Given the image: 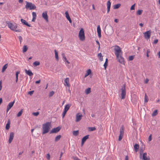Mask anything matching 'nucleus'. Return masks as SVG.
Instances as JSON below:
<instances>
[{"mask_svg":"<svg viewBox=\"0 0 160 160\" xmlns=\"http://www.w3.org/2000/svg\"><path fill=\"white\" fill-rule=\"evenodd\" d=\"M115 54L116 56L118 62L121 64L124 63V59L122 57V52L120 48L118 46H116L114 49Z\"/></svg>","mask_w":160,"mask_h":160,"instance_id":"obj_1","label":"nucleus"},{"mask_svg":"<svg viewBox=\"0 0 160 160\" xmlns=\"http://www.w3.org/2000/svg\"><path fill=\"white\" fill-rule=\"evenodd\" d=\"M50 125L51 123L50 122H47L42 125V134H43L47 133L49 132L50 129Z\"/></svg>","mask_w":160,"mask_h":160,"instance_id":"obj_2","label":"nucleus"},{"mask_svg":"<svg viewBox=\"0 0 160 160\" xmlns=\"http://www.w3.org/2000/svg\"><path fill=\"white\" fill-rule=\"evenodd\" d=\"M7 23L8 27L12 30L17 32H21L22 31V30L20 29H16L17 26L16 23H13L11 22H8Z\"/></svg>","mask_w":160,"mask_h":160,"instance_id":"obj_3","label":"nucleus"},{"mask_svg":"<svg viewBox=\"0 0 160 160\" xmlns=\"http://www.w3.org/2000/svg\"><path fill=\"white\" fill-rule=\"evenodd\" d=\"M26 5L25 8L28 9H29L30 10H34L36 8V6L31 2H28V1H26Z\"/></svg>","mask_w":160,"mask_h":160,"instance_id":"obj_4","label":"nucleus"},{"mask_svg":"<svg viewBox=\"0 0 160 160\" xmlns=\"http://www.w3.org/2000/svg\"><path fill=\"white\" fill-rule=\"evenodd\" d=\"M78 36L80 40L82 41L85 40L84 31L83 28H81L80 30Z\"/></svg>","mask_w":160,"mask_h":160,"instance_id":"obj_5","label":"nucleus"},{"mask_svg":"<svg viewBox=\"0 0 160 160\" xmlns=\"http://www.w3.org/2000/svg\"><path fill=\"white\" fill-rule=\"evenodd\" d=\"M121 98L124 99L125 98L126 94V92L125 90V84L123 85L121 88Z\"/></svg>","mask_w":160,"mask_h":160,"instance_id":"obj_6","label":"nucleus"},{"mask_svg":"<svg viewBox=\"0 0 160 160\" xmlns=\"http://www.w3.org/2000/svg\"><path fill=\"white\" fill-rule=\"evenodd\" d=\"M61 128L60 127H58L56 128H53L50 132V133H56L58 132L61 129Z\"/></svg>","mask_w":160,"mask_h":160,"instance_id":"obj_7","label":"nucleus"},{"mask_svg":"<svg viewBox=\"0 0 160 160\" xmlns=\"http://www.w3.org/2000/svg\"><path fill=\"white\" fill-rule=\"evenodd\" d=\"M151 30L148 31L143 33L144 38L146 39H148L150 38L151 36Z\"/></svg>","mask_w":160,"mask_h":160,"instance_id":"obj_8","label":"nucleus"},{"mask_svg":"<svg viewBox=\"0 0 160 160\" xmlns=\"http://www.w3.org/2000/svg\"><path fill=\"white\" fill-rule=\"evenodd\" d=\"M14 102H15V101H14L13 102H11L9 103V104L7 106V112H8V111L13 106Z\"/></svg>","mask_w":160,"mask_h":160,"instance_id":"obj_9","label":"nucleus"},{"mask_svg":"<svg viewBox=\"0 0 160 160\" xmlns=\"http://www.w3.org/2000/svg\"><path fill=\"white\" fill-rule=\"evenodd\" d=\"M82 116V115L80 113H77L76 115V122L79 121L81 119Z\"/></svg>","mask_w":160,"mask_h":160,"instance_id":"obj_10","label":"nucleus"},{"mask_svg":"<svg viewBox=\"0 0 160 160\" xmlns=\"http://www.w3.org/2000/svg\"><path fill=\"white\" fill-rule=\"evenodd\" d=\"M14 133L13 132H11L10 134L9 138L8 140L9 143H11L12 141L14 136Z\"/></svg>","mask_w":160,"mask_h":160,"instance_id":"obj_11","label":"nucleus"},{"mask_svg":"<svg viewBox=\"0 0 160 160\" xmlns=\"http://www.w3.org/2000/svg\"><path fill=\"white\" fill-rule=\"evenodd\" d=\"M111 5V3L110 0L108 1L107 3V13H108L110 11Z\"/></svg>","mask_w":160,"mask_h":160,"instance_id":"obj_12","label":"nucleus"},{"mask_svg":"<svg viewBox=\"0 0 160 160\" xmlns=\"http://www.w3.org/2000/svg\"><path fill=\"white\" fill-rule=\"evenodd\" d=\"M42 17L45 20H46L47 22L48 21V16L47 15V11H45L42 13Z\"/></svg>","mask_w":160,"mask_h":160,"instance_id":"obj_13","label":"nucleus"},{"mask_svg":"<svg viewBox=\"0 0 160 160\" xmlns=\"http://www.w3.org/2000/svg\"><path fill=\"white\" fill-rule=\"evenodd\" d=\"M147 153L146 152H145L143 154L142 156V159L143 160H150V158L149 157H147Z\"/></svg>","mask_w":160,"mask_h":160,"instance_id":"obj_14","label":"nucleus"},{"mask_svg":"<svg viewBox=\"0 0 160 160\" xmlns=\"http://www.w3.org/2000/svg\"><path fill=\"white\" fill-rule=\"evenodd\" d=\"M97 31L99 38H100L101 37V30L99 25H98L97 27Z\"/></svg>","mask_w":160,"mask_h":160,"instance_id":"obj_15","label":"nucleus"},{"mask_svg":"<svg viewBox=\"0 0 160 160\" xmlns=\"http://www.w3.org/2000/svg\"><path fill=\"white\" fill-rule=\"evenodd\" d=\"M25 71L26 74L30 76H32L33 75L30 70H27L26 69H25Z\"/></svg>","mask_w":160,"mask_h":160,"instance_id":"obj_16","label":"nucleus"},{"mask_svg":"<svg viewBox=\"0 0 160 160\" xmlns=\"http://www.w3.org/2000/svg\"><path fill=\"white\" fill-rule=\"evenodd\" d=\"M21 21L23 24L29 27H30L31 26V25L29 24H28V22H27L25 20L21 19Z\"/></svg>","mask_w":160,"mask_h":160,"instance_id":"obj_17","label":"nucleus"},{"mask_svg":"<svg viewBox=\"0 0 160 160\" xmlns=\"http://www.w3.org/2000/svg\"><path fill=\"white\" fill-rule=\"evenodd\" d=\"M10 121L9 119L8 121L7 124L6 125V130H8L10 128Z\"/></svg>","mask_w":160,"mask_h":160,"instance_id":"obj_18","label":"nucleus"},{"mask_svg":"<svg viewBox=\"0 0 160 160\" xmlns=\"http://www.w3.org/2000/svg\"><path fill=\"white\" fill-rule=\"evenodd\" d=\"M91 73V70L90 69H89L87 71L86 73L84 75V78L87 77L88 75Z\"/></svg>","mask_w":160,"mask_h":160,"instance_id":"obj_19","label":"nucleus"},{"mask_svg":"<svg viewBox=\"0 0 160 160\" xmlns=\"http://www.w3.org/2000/svg\"><path fill=\"white\" fill-rule=\"evenodd\" d=\"M64 82L66 83V84H65V86H69V78H66L64 81Z\"/></svg>","mask_w":160,"mask_h":160,"instance_id":"obj_20","label":"nucleus"},{"mask_svg":"<svg viewBox=\"0 0 160 160\" xmlns=\"http://www.w3.org/2000/svg\"><path fill=\"white\" fill-rule=\"evenodd\" d=\"M124 133V128L123 126H122L121 128L120 131V135H122L123 136Z\"/></svg>","mask_w":160,"mask_h":160,"instance_id":"obj_21","label":"nucleus"},{"mask_svg":"<svg viewBox=\"0 0 160 160\" xmlns=\"http://www.w3.org/2000/svg\"><path fill=\"white\" fill-rule=\"evenodd\" d=\"M8 67V64L7 63L4 65V66L3 67L2 70V72H4L6 70V69H7Z\"/></svg>","mask_w":160,"mask_h":160,"instance_id":"obj_22","label":"nucleus"},{"mask_svg":"<svg viewBox=\"0 0 160 160\" xmlns=\"http://www.w3.org/2000/svg\"><path fill=\"white\" fill-rule=\"evenodd\" d=\"M121 6V4L120 3H118L113 5V7L114 9H118Z\"/></svg>","mask_w":160,"mask_h":160,"instance_id":"obj_23","label":"nucleus"},{"mask_svg":"<svg viewBox=\"0 0 160 160\" xmlns=\"http://www.w3.org/2000/svg\"><path fill=\"white\" fill-rule=\"evenodd\" d=\"M134 148L135 150V152H137L139 148V145L138 144H136L134 146Z\"/></svg>","mask_w":160,"mask_h":160,"instance_id":"obj_24","label":"nucleus"},{"mask_svg":"<svg viewBox=\"0 0 160 160\" xmlns=\"http://www.w3.org/2000/svg\"><path fill=\"white\" fill-rule=\"evenodd\" d=\"M71 105L69 104H67L65 107L64 110L66 111L67 112V111L69 109L70 107L71 106Z\"/></svg>","mask_w":160,"mask_h":160,"instance_id":"obj_25","label":"nucleus"},{"mask_svg":"<svg viewBox=\"0 0 160 160\" xmlns=\"http://www.w3.org/2000/svg\"><path fill=\"white\" fill-rule=\"evenodd\" d=\"M89 135H88L82 138V140L83 141V142H85L86 140L89 138Z\"/></svg>","mask_w":160,"mask_h":160,"instance_id":"obj_26","label":"nucleus"},{"mask_svg":"<svg viewBox=\"0 0 160 160\" xmlns=\"http://www.w3.org/2000/svg\"><path fill=\"white\" fill-rule=\"evenodd\" d=\"M54 52L55 53V57L56 59L58 61L59 58L58 57V52H57V50L55 49L54 50Z\"/></svg>","mask_w":160,"mask_h":160,"instance_id":"obj_27","label":"nucleus"},{"mask_svg":"<svg viewBox=\"0 0 160 160\" xmlns=\"http://www.w3.org/2000/svg\"><path fill=\"white\" fill-rule=\"evenodd\" d=\"M28 47L26 45H24L23 47L22 52L23 53L26 52L28 49Z\"/></svg>","mask_w":160,"mask_h":160,"instance_id":"obj_28","label":"nucleus"},{"mask_svg":"<svg viewBox=\"0 0 160 160\" xmlns=\"http://www.w3.org/2000/svg\"><path fill=\"white\" fill-rule=\"evenodd\" d=\"M108 59L107 58H106L105 62L103 65V66L104 67V68L105 69H106V67L108 65Z\"/></svg>","mask_w":160,"mask_h":160,"instance_id":"obj_29","label":"nucleus"},{"mask_svg":"<svg viewBox=\"0 0 160 160\" xmlns=\"http://www.w3.org/2000/svg\"><path fill=\"white\" fill-rule=\"evenodd\" d=\"M98 56L101 61H102L103 60V57L102 56V54L101 53H99L98 54Z\"/></svg>","mask_w":160,"mask_h":160,"instance_id":"obj_30","label":"nucleus"},{"mask_svg":"<svg viewBox=\"0 0 160 160\" xmlns=\"http://www.w3.org/2000/svg\"><path fill=\"white\" fill-rule=\"evenodd\" d=\"M33 64L34 66L36 67L39 65L40 64V62L39 61H36L33 63Z\"/></svg>","mask_w":160,"mask_h":160,"instance_id":"obj_31","label":"nucleus"},{"mask_svg":"<svg viewBox=\"0 0 160 160\" xmlns=\"http://www.w3.org/2000/svg\"><path fill=\"white\" fill-rule=\"evenodd\" d=\"M61 137V135H59L57 136V137H56L55 139V142H57L58 141L59 139H60V138Z\"/></svg>","mask_w":160,"mask_h":160,"instance_id":"obj_32","label":"nucleus"},{"mask_svg":"<svg viewBox=\"0 0 160 160\" xmlns=\"http://www.w3.org/2000/svg\"><path fill=\"white\" fill-rule=\"evenodd\" d=\"M91 92V88H88L86 89L85 91V93L87 94L90 93Z\"/></svg>","mask_w":160,"mask_h":160,"instance_id":"obj_33","label":"nucleus"},{"mask_svg":"<svg viewBox=\"0 0 160 160\" xmlns=\"http://www.w3.org/2000/svg\"><path fill=\"white\" fill-rule=\"evenodd\" d=\"M73 135L75 136H77L79 134V131L78 130L74 131L72 132Z\"/></svg>","mask_w":160,"mask_h":160,"instance_id":"obj_34","label":"nucleus"},{"mask_svg":"<svg viewBox=\"0 0 160 160\" xmlns=\"http://www.w3.org/2000/svg\"><path fill=\"white\" fill-rule=\"evenodd\" d=\"M22 112H23V109H22L17 114V117H20L22 115Z\"/></svg>","mask_w":160,"mask_h":160,"instance_id":"obj_35","label":"nucleus"},{"mask_svg":"<svg viewBox=\"0 0 160 160\" xmlns=\"http://www.w3.org/2000/svg\"><path fill=\"white\" fill-rule=\"evenodd\" d=\"M88 130L90 131H92L96 130V128L95 127H89Z\"/></svg>","mask_w":160,"mask_h":160,"instance_id":"obj_36","label":"nucleus"},{"mask_svg":"<svg viewBox=\"0 0 160 160\" xmlns=\"http://www.w3.org/2000/svg\"><path fill=\"white\" fill-rule=\"evenodd\" d=\"M158 114V110H155L152 113V116H155Z\"/></svg>","mask_w":160,"mask_h":160,"instance_id":"obj_37","label":"nucleus"},{"mask_svg":"<svg viewBox=\"0 0 160 160\" xmlns=\"http://www.w3.org/2000/svg\"><path fill=\"white\" fill-rule=\"evenodd\" d=\"M142 12H143L142 10H139L137 11V14H138V15H140L142 14Z\"/></svg>","mask_w":160,"mask_h":160,"instance_id":"obj_38","label":"nucleus"},{"mask_svg":"<svg viewBox=\"0 0 160 160\" xmlns=\"http://www.w3.org/2000/svg\"><path fill=\"white\" fill-rule=\"evenodd\" d=\"M148 101V97L147 96L146 94H145V97L144 98V102H147Z\"/></svg>","mask_w":160,"mask_h":160,"instance_id":"obj_39","label":"nucleus"},{"mask_svg":"<svg viewBox=\"0 0 160 160\" xmlns=\"http://www.w3.org/2000/svg\"><path fill=\"white\" fill-rule=\"evenodd\" d=\"M54 93V92L53 91L50 92L49 93V97H51L52 96Z\"/></svg>","mask_w":160,"mask_h":160,"instance_id":"obj_40","label":"nucleus"},{"mask_svg":"<svg viewBox=\"0 0 160 160\" xmlns=\"http://www.w3.org/2000/svg\"><path fill=\"white\" fill-rule=\"evenodd\" d=\"M67 111L64 110V111L62 113V118H64V117L67 113Z\"/></svg>","mask_w":160,"mask_h":160,"instance_id":"obj_41","label":"nucleus"},{"mask_svg":"<svg viewBox=\"0 0 160 160\" xmlns=\"http://www.w3.org/2000/svg\"><path fill=\"white\" fill-rule=\"evenodd\" d=\"M134 56H131L129 57V61H132L134 59Z\"/></svg>","mask_w":160,"mask_h":160,"instance_id":"obj_42","label":"nucleus"},{"mask_svg":"<svg viewBox=\"0 0 160 160\" xmlns=\"http://www.w3.org/2000/svg\"><path fill=\"white\" fill-rule=\"evenodd\" d=\"M65 14L66 17L67 18L70 17L69 14H68V11H66V12H65Z\"/></svg>","mask_w":160,"mask_h":160,"instance_id":"obj_43","label":"nucleus"},{"mask_svg":"<svg viewBox=\"0 0 160 160\" xmlns=\"http://www.w3.org/2000/svg\"><path fill=\"white\" fill-rule=\"evenodd\" d=\"M62 56L64 59L63 60L64 61H65V60H67V59L66 57H65V55L64 53L62 54Z\"/></svg>","mask_w":160,"mask_h":160,"instance_id":"obj_44","label":"nucleus"},{"mask_svg":"<svg viewBox=\"0 0 160 160\" xmlns=\"http://www.w3.org/2000/svg\"><path fill=\"white\" fill-rule=\"evenodd\" d=\"M20 73V72L19 71H17L16 73V77L17 79L18 78V74Z\"/></svg>","mask_w":160,"mask_h":160,"instance_id":"obj_45","label":"nucleus"},{"mask_svg":"<svg viewBox=\"0 0 160 160\" xmlns=\"http://www.w3.org/2000/svg\"><path fill=\"white\" fill-rule=\"evenodd\" d=\"M32 15L33 16V18H36L37 15L35 12H33L32 13Z\"/></svg>","mask_w":160,"mask_h":160,"instance_id":"obj_46","label":"nucleus"},{"mask_svg":"<svg viewBox=\"0 0 160 160\" xmlns=\"http://www.w3.org/2000/svg\"><path fill=\"white\" fill-rule=\"evenodd\" d=\"M50 156L49 153L47 154L46 156V158L48 160L50 159Z\"/></svg>","mask_w":160,"mask_h":160,"instance_id":"obj_47","label":"nucleus"},{"mask_svg":"<svg viewBox=\"0 0 160 160\" xmlns=\"http://www.w3.org/2000/svg\"><path fill=\"white\" fill-rule=\"evenodd\" d=\"M123 137V135H119V138H118V140L119 141H120L122 139Z\"/></svg>","mask_w":160,"mask_h":160,"instance_id":"obj_48","label":"nucleus"},{"mask_svg":"<svg viewBox=\"0 0 160 160\" xmlns=\"http://www.w3.org/2000/svg\"><path fill=\"white\" fill-rule=\"evenodd\" d=\"M135 4H134L130 8L131 10H134L135 9Z\"/></svg>","mask_w":160,"mask_h":160,"instance_id":"obj_49","label":"nucleus"},{"mask_svg":"<svg viewBox=\"0 0 160 160\" xmlns=\"http://www.w3.org/2000/svg\"><path fill=\"white\" fill-rule=\"evenodd\" d=\"M18 38H19V41H20V43H21V42L22 41V37L21 36H18Z\"/></svg>","mask_w":160,"mask_h":160,"instance_id":"obj_50","label":"nucleus"},{"mask_svg":"<svg viewBox=\"0 0 160 160\" xmlns=\"http://www.w3.org/2000/svg\"><path fill=\"white\" fill-rule=\"evenodd\" d=\"M34 92V91H32L28 92V94L30 95H32Z\"/></svg>","mask_w":160,"mask_h":160,"instance_id":"obj_51","label":"nucleus"},{"mask_svg":"<svg viewBox=\"0 0 160 160\" xmlns=\"http://www.w3.org/2000/svg\"><path fill=\"white\" fill-rule=\"evenodd\" d=\"M33 114L35 116H37L39 114V112H33Z\"/></svg>","mask_w":160,"mask_h":160,"instance_id":"obj_52","label":"nucleus"},{"mask_svg":"<svg viewBox=\"0 0 160 160\" xmlns=\"http://www.w3.org/2000/svg\"><path fill=\"white\" fill-rule=\"evenodd\" d=\"M143 152V150L142 149H140V156H141Z\"/></svg>","mask_w":160,"mask_h":160,"instance_id":"obj_53","label":"nucleus"},{"mask_svg":"<svg viewBox=\"0 0 160 160\" xmlns=\"http://www.w3.org/2000/svg\"><path fill=\"white\" fill-rule=\"evenodd\" d=\"M152 135H151H151L149 136V138H148V141H151V140H152Z\"/></svg>","mask_w":160,"mask_h":160,"instance_id":"obj_54","label":"nucleus"},{"mask_svg":"<svg viewBox=\"0 0 160 160\" xmlns=\"http://www.w3.org/2000/svg\"><path fill=\"white\" fill-rule=\"evenodd\" d=\"M158 42V39H156L153 42V43L154 44H156Z\"/></svg>","mask_w":160,"mask_h":160,"instance_id":"obj_55","label":"nucleus"},{"mask_svg":"<svg viewBox=\"0 0 160 160\" xmlns=\"http://www.w3.org/2000/svg\"><path fill=\"white\" fill-rule=\"evenodd\" d=\"M67 19L69 21L70 23H71L72 20L70 17L67 18Z\"/></svg>","mask_w":160,"mask_h":160,"instance_id":"obj_56","label":"nucleus"},{"mask_svg":"<svg viewBox=\"0 0 160 160\" xmlns=\"http://www.w3.org/2000/svg\"><path fill=\"white\" fill-rule=\"evenodd\" d=\"M96 43L98 45H99V46H98V48L99 49L100 48V43L98 41H96Z\"/></svg>","mask_w":160,"mask_h":160,"instance_id":"obj_57","label":"nucleus"},{"mask_svg":"<svg viewBox=\"0 0 160 160\" xmlns=\"http://www.w3.org/2000/svg\"><path fill=\"white\" fill-rule=\"evenodd\" d=\"M40 81H41V80H39L38 81H36V82H35V83L36 84H38V83H39L40 82Z\"/></svg>","mask_w":160,"mask_h":160,"instance_id":"obj_58","label":"nucleus"},{"mask_svg":"<svg viewBox=\"0 0 160 160\" xmlns=\"http://www.w3.org/2000/svg\"><path fill=\"white\" fill-rule=\"evenodd\" d=\"M74 159L75 160H80V159L78 158L75 157L74 158Z\"/></svg>","mask_w":160,"mask_h":160,"instance_id":"obj_59","label":"nucleus"},{"mask_svg":"<svg viewBox=\"0 0 160 160\" xmlns=\"http://www.w3.org/2000/svg\"><path fill=\"white\" fill-rule=\"evenodd\" d=\"M125 160H128V156H126Z\"/></svg>","mask_w":160,"mask_h":160,"instance_id":"obj_60","label":"nucleus"},{"mask_svg":"<svg viewBox=\"0 0 160 160\" xmlns=\"http://www.w3.org/2000/svg\"><path fill=\"white\" fill-rule=\"evenodd\" d=\"M150 52V49H148L147 51V53L149 54Z\"/></svg>","mask_w":160,"mask_h":160,"instance_id":"obj_61","label":"nucleus"},{"mask_svg":"<svg viewBox=\"0 0 160 160\" xmlns=\"http://www.w3.org/2000/svg\"><path fill=\"white\" fill-rule=\"evenodd\" d=\"M118 21V19H115V20H114V22H117V23Z\"/></svg>","mask_w":160,"mask_h":160,"instance_id":"obj_62","label":"nucleus"},{"mask_svg":"<svg viewBox=\"0 0 160 160\" xmlns=\"http://www.w3.org/2000/svg\"><path fill=\"white\" fill-rule=\"evenodd\" d=\"M36 18H33L32 19V21L33 22H34Z\"/></svg>","mask_w":160,"mask_h":160,"instance_id":"obj_63","label":"nucleus"},{"mask_svg":"<svg viewBox=\"0 0 160 160\" xmlns=\"http://www.w3.org/2000/svg\"><path fill=\"white\" fill-rule=\"evenodd\" d=\"M158 58H160V51L158 52Z\"/></svg>","mask_w":160,"mask_h":160,"instance_id":"obj_64","label":"nucleus"}]
</instances>
